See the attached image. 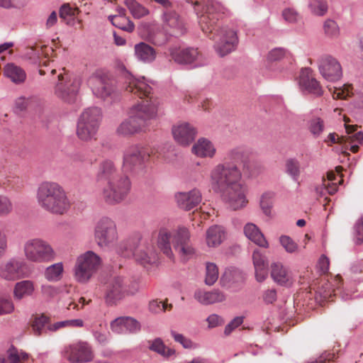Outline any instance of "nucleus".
Wrapping results in <instances>:
<instances>
[{"mask_svg":"<svg viewBox=\"0 0 363 363\" xmlns=\"http://www.w3.org/2000/svg\"><path fill=\"white\" fill-rule=\"evenodd\" d=\"M243 322V317L237 316L234 318L225 328L224 333L225 335H228L231 332L240 326Z\"/></svg>","mask_w":363,"mask_h":363,"instance_id":"680f3d73","label":"nucleus"},{"mask_svg":"<svg viewBox=\"0 0 363 363\" xmlns=\"http://www.w3.org/2000/svg\"><path fill=\"white\" fill-rule=\"evenodd\" d=\"M172 235L165 228L160 229L158 235L157 245L162 252L169 259L174 255L170 245V239Z\"/></svg>","mask_w":363,"mask_h":363,"instance_id":"473e14b6","label":"nucleus"},{"mask_svg":"<svg viewBox=\"0 0 363 363\" xmlns=\"http://www.w3.org/2000/svg\"><path fill=\"white\" fill-rule=\"evenodd\" d=\"M241 172L235 164H218L211 173V184L222 199L234 211L244 207L247 200L245 189L240 183Z\"/></svg>","mask_w":363,"mask_h":363,"instance_id":"7ed1b4c3","label":"nucleus"},{"mask_svg":"<svg viewBox=\"0 0 363 363\" xmlns=\"http://www.w3.org/2000/svg\"><path fill=\"white\" fill-rule=\"evenodd\" d=\"M355 243L360 245L363 242V218H359L356 221L354 226Z\"/></svg>","mask_w":363,"mask_h":363,"instance_id":"864d4df0","label":"nucleus"},{"mask_svg":"<svg viewBox=\"0 0 363 363\" xmlns=\"http://www.w3.org/2000/svg\"><path fill=\"white\" fill-rule=\"evenodd\" d=\"M218 278V269L214 263L208 262L206 264V273L205 283L208 285H213Z\"/></svg>","mask_w":363,"mask_h":363,"instance_id":"a18cd8bd","label":"nucleus"},{"mask_svg":"<svg viewBox=\"0 0 363 363\" xmlns=\"http://www.w3.org/2000/svg\"><path fill=\"white\" fill-rule=\"evenodd\" d=\"M149 157L145 148L138 146L130 147L124 153L123 167L130 171L140 169L148 160Z\"/></svg>","mask_w":363,"mask_h":363,"instance_id":"2eb2a0df","label":"nucleus"},{"mask_svg":"<svg viewBox=\"0 0 363 363\" xmlns=\"http://www.w3.org/2000/svg\"><path fill=\"white\" fill-rule=\"evenodd\" d=\"M206 321L208 322V328H216L224 323L223 318L216 314L210 315L207 318Z\"/></svg>","mask_w":363,"mask_h":363,"instance_id":"338daca9","label":"nucleus"},{"mask_svg":"<svg viewBox=\"0 0 363 363\" xmlns=\"http://www.w3.org/2000/svg\"><path fill=\"white\" fill-rule=\"evenodd\" d=\"M101 118V111L99 108H89L81 114L79 121L87 122L88 123L99 124Z\"/></svg>","mask_w":363,"mask_h":363,"instance_id":"58836bf2","label":"nucleus"},{"mask_svg":"<svg viewBox=\"0 0 363 363\" xmlns=\"http://www.w3.org/2000/svg\"><path fill=\"white\" fill-rule=\"evenodd\" d=\"M300 86L309 93L316 96L323 94V89L320 83L313 77L312 70L310 68H303L301 71L299 78Z\"/></svg>","mask_w":363,"mask_h":363,"instance_id":"4be33fe9","label":"nucleus"},{"mask_svg":"<svg viewBox=\"0 0 363 363\" xmlns=\"http://www.w3.org/2000/svg\"><path fill=\"white\" fill-rule=\"evenodd\" d=\"M34 290L33 282L28 280L16 283L13 294L16 299L21 300L25 296L30 295Z\"/></svg>","mask_w":363,"mask_h":363,"instance_id":"e433bc0d","label":"nucleus"},{"mask_svg":"<svg viewBox=\"0 0 363 363\" xmlns=\"http://www.w3.org/2000/svg\"><path fill=\"white\" fill-rule=\"evenodd\" d=\"M286 168L287 173L290 174L295 181H297L300 174L298 161L292 159L287 160Z\"/></svg>","mask_w":363,"mask_h":363,"instance_id":"8fccbe9b","label":"nucleus"},{"mask_svg":"<svg viewBox=\"0 0 363 363\" xmlns=\"http://www.w3.org/2000/svg\"><path fill=\"white\" fill-rule=\"evenodd\" d=\"M135 56L140 62L150 63L156 58L155 50L145 43H140L134 47Z\"/></svg>","mask_w":363,"mask_h":363,"instance_id":"393cba45","label":"nucleus"},{"mask_svg":"<svg viewBox=\"0 0 363 363\" xmlns=\"http://www.w3.org/2000/svg\"><path fill=\"white\" fill-rule=\"evenodd\" d=\"M134 257L136 262L143 266L155 263L157 260V254L151 243H147L138 247L134 254Z\"/></svg>","mask_w":363,"mask_h":363,"instance_id":"5701e85b","label":"nucleus"},{"mask_svg":"<svg viewBox=\"0 0 363 363\" xmlns=\"http://www.w3.org/2000/svg\"><path fill=\"white\" fill-rule=\"evenodd\" d=\"M99 124L88 123L79 121L77 128V134L78 136H92L95 135L99 129Z\"/></svg>","mask_w":363,"mask_h":363,"instance_id":"ea45409f","label":"nucleus"},{"mask_svg":"<svg viewBox=\"0 0 363 363\" xmlns=\"http://www.w3.org/2000/svg\"><path fill=\"white\" fill-rule=\"evenodd\" d=\"M172 245L182 262H186L194 254V249L191 245L190 232L184 226H179L173 232Z\"/></svg>","mask_w":363,"mask_h":363,"instance_id":"9b49d317","label":"nucleus"},{"mask_svg":"<svg viewBox=\"0 0 363 363\" xmlns=\"http://www.w3.org/2000/svg\"><path fill=\"white\" fill-rule=\"evenodd\" d=\"M79 11L77 8H72L69 4H64L60 10V16L62 18H66L67 16H74L78 13Z\"/></svg>","mask_w":363,"mask_h":363,"instance_id":"bf43d9fd","label":"nucleus"},{"mask_svg":"<svg viewBox=\"0 0 363 363\" xmlns=\"http://www.w3.org/2000/svg\"><path fill=\"white\" fill-rule=\"evenodd\" d=\"M203 9V13L199 17L201 29L209 38L216 41V52L223 57L235 50L238 42L237 33L228 27L216 30V23L225 11L220 3L208 0Z\"/></svg>","mask_w":363,"mask_h":363,"instance_id":"f03ea898","label":"nucleus"},{"mask_svg":"<svg viewBox=\"0 0 363 363\" xmlns=\"http://www.w3.org/2000/svg\"><path fill=\"white\" fill-rule=\"evenodd\" d=\"M139 289L136 280H130L121 276L114 277L106 284L105 301L109 306L116 305L126 296L135 294Z\"/></svg>","mask_w":363,"mask_h":363,"instance_id":"423d86ee","label":"nucleus"},{"mask_svg":"<svg viewBox=\"0 0 363 363\" xmlns=\"http://www.w3.org/2000/svg\"><path fill=\"white\" fill-rule=\"evenodd\" d=\"M27 353L19 352L16 347L11 346L7 350V359L9 363H19L21 360H24L28 358Z\"/></svg>","mask_w":363,"mask_h":363,"instance_id":"de8ad7c7","label":"nucleus"},{"mask_svg":"<svg viewBox=\"0 0 363 363\" xmlns=\"http://www.w3.org/2000/svg\"><path fill=\"white\" fill-rule=\"evenodd\" d=\"M194 298L203 305L213 304L225 300L224 294L218 290L211 291L197 290L194 293Z\"/></svg>","mask_w":363,"mask_h":363,"instance_id":"a878e982","label":"nucleus"},{"mask_svg":"<svg viewBox=\"0 0 363 363\" xmlns=\"http://www.w3.org/2000/svg\"><path fill=\"white\" fill-rule=\"evenodd\" d=\"M125 5L135 18H140L149 14V10L135 0H125Z\"/></svg>","mask_w":363,"mask_h":363,"instance_id":"4c0bfd02","label":"nucleus"},{"mask_svg":"<svg viewBox=\"0 0 363 363\" xmlns=\"http://www.w3.org/2000/svg\"><path fill=\"white\" fill-rule=\"evenodd\" d=\"M4 74L15 84H21L26 79L25 71L13 63L7 64L4 69Z\"/></svg>","mask_w":363,"mask_h":363,"instance_id":"7c9ffc66","label":"nucleus"},{"mask_svg":"<svg viewBox=\"0 0 363 363\" xmlns=\"http://www.w3.org/2000/svg\"><path fill=\"white\" fill-rule=\"evenodd\" d=\"M171 335L174 340L177 342L180 343L184 348H191L193 347V342L190 339L184 337L182 334L172 330Z\"/></svg>","mask_w":363,"mask_h":363,"instance_id":"5fc2aeb1","label":"nucleus"},{"mask_svg":"<svg viewBox=\"0 0 363 363\" xmlns=\"http://www.w3.org/2000/svg\"><path fill=\"white\" fill-rule=\"evenodd\" d=\"M13 211V204L6 196L0 195V217L9 215Z\"/></svg>","mask_w":363,"mask_h":363,"instance_id":"3c124183","label":"nucleus"},{"mask_svg":"<svg viewBox=\"0 0 363 363\" xmlns=\"http://www.w3.org/2000/svg\"><path fill=\"white\" fill-rule=\"evenodd\" d=\"M318 69L323 77L329 82H336L342 75L340 63L330 55H325L320 58Z\"/></svg>","mask_w":363,"mask_h":363,"instance_id":"4468645a","label":"nucleus"},{"mask_svg":"<svg viewBox=\"0 0 363 363\" xmlns=\"http://www.w3.org/2000/svg\"><path fill=\"white\" fill-rule=\"evenodd\" d=\"M284 55H285L284 50H283L281 48H276V49L271 50L269 52V54L267 55V58L269 61H277V60H279L281 58H283Z\"/></svg>","mask_w":363,"mask_h":363,"instance_id":"774afa93","label":"nucleus"},{"mask_svg":"<svg viewBox=\"0 0 363 363\" xmlns=\"http://www.w3.org/2000/svg\"><path fill=\"white\" fill-rule=\"evenodd\" d=\"M112 24L120 29L131 33L134 30V23L125 17V11L123 8L118 9V14L109 16Z\"/></svg>","mask_w":363,"mask_h":363,"instance_id":"cd10ccee","label":"nucleus"},{"mask_svg":"<svg viewBox=\"0 0 363 363\" xmlns=\"http://www.w3.org/2000/svg\"><path fill=\"white\" fill-rule=\"evenodd\" d=\"M136 250L133 240H125L120 243L117 252L122 257H130L134 256Z\"/></svg>","mask_w":363,"mask_h":363,"instance_id":"79ce46f5","label":"nucleus"},{"mask_svg":"<svg viewBox=\"0 0 363 363\" xmlns=\"http://www.w3.org/2000/svg\"><path fill=\"white\" fill-rule=\"evenodd\" d=\"M26 263L12 258L0 264V277L7 281H15L25 277Z\"/></svg>","mask_w":363,"mask_h":363,"instance_id":"dca6fc26","label":"nucleus"},{"mask_svg":"<svg viewBox=\"0 0 363 363\" xmlns=\"http://www.w3.org/2000/svg\"><path fill=\"white\" fill-rule=\"evenodd\" d=\"M228 159L235 162H243V152L241 148H235L231 150L228 154Z\"/></svg>","mask_w":363,"mask_h":363,"instance_id":"e2e57ef3","label":"nucleus"},{"mask_svg":"<svg viewBox=\"0 0 363 363\" xmlns=\"http://www.w3.org/2000/svg\"><path fill=\"white\" fill-rule=\"evenodd\" d=\"M323 30L325 35L330 38H336L340 35V28L337 23L331 19H327L323 23Z\"/></svg>","mask_w":363,"mask_h":363,"instance_id":"37998d69","label":"nucleus"},{"mask_svg":"<svg viewBox=\"0 0 363 363\" xmlns=\"http://www.w3.org/2000/svg\"><path fill=\"white\" fill-rule=\"evenodd\" d=\"M112 330L116 333H137L140 330V324L135 319L129 317H119L111 323Z\"/></svg>","mask_w":363,"mask_h":363,"instance_id":"6ab92c4d","label":"nucleus"},{"mask_svg":"<svg viewBox=\"0 0 363 363\" xmlns=\"http://www.w3.org/2000/svg\"><path fill=\"white\" fill-rule=\"evenodd\" d=\"M309 128L313 134L319 135L324 128L323 121L320 118H315L311 121Z\"/></svg>","mask_w":363,"mask_h":363,"instance_id":"4d7b16f0","label":"nucleus"},{"mask_svg":"<svg viewBox=\"0 0 363 363\" xmlns=\"http://www.w3.org/2000/svg\"><path fill=\"white\" fill-rule=\"evenodd\" d=\"M64 357L72 363H86L94 358V352L86 342L79 341L65 347Z\"/></svg>","mask_w":363,"mask_h":363,"instance_id":"f8f14e48","label":"nucleus"},{"mask_svg":"<svg viewBox=\"0 0 363 363\" xmlns=\"http://www.w3.org/2000/svg\"><path fill=\"white\" fill-rule=\"evenodd\" d=\"M166 308L167 305L164 303H162V301H157V300H153L149 303L150 311L155 313L164 311Z\"/></svg>","mask_w":363,"mask_h":363,"instance_id":"69168bd1","label":"nucleus"},{"mask_svg":"<svg viewBox=\"0 0 363 363\" xmlns=\"http://www.w3.org/2000/svg\"><path fill=\"white\" fill-rule=\"evenodd\" d=\"M267 194H264L262 196L261 201H260V206L263 211V213L269 216L271 213V208L272 207V203L270 201L269 198H267Z\"/></svg>","mask_w":363,"mask_h":363,"instance_id":"0e129e2a","label":"nucleus"},{"mask_svg":"<svg viewBox=\"0 0 363 363\" xmlns=\"http://www.w3.org/2000/svg\"><path fill=\"white\" fill-rule=\"evenodd\" d=\"M123 77L125 90L137 95L142 101L133 107L131 113L133 116L123 121L118 128L117 132L121 135L140 133L141 127L136 118L146 120L155 117L159 102L151 95L152 88L145 82L144 77L136 79L128 72H125Z\"/></svg>","mask_w":363,"mask_h":363,"instance_id":"f257e3e1","label":"nucleus"},{"mask_svg":"<svg viewBox=\"0 0 363 363\" xmlns=\"http://www.w3.org/2000/svg\"><path fill=\"white\" fill-rule=\"evenodd\" d=\"M252 259L255 268L268 266L267 261L264 255L258 250H255L252 254Z\"/></svg>","mask_w":363,"mask_h":363,"instance_id":"052dcab7","label":"nucleus"},{"mask_svg":"<svg viewBox=\"0 0 363 363\" xmlns=\"http://www.w3.org/2000/svg\"><path fill=\"white\" fill-rule=\"evenodd\" d=\"M50 317L45 314H41L40 315L35 317L32 323V328L34 331L35 335L40 336L46 333L47 331L49 330L48 329V326L50 325Z\"/></svg>","mask_w":363,"mask_h":363,"instance_id":"c9c22d12","label":"nucleus"},{"mask_svg":"<svg viewBox=\"0 0 363 363\" xmlns=\"http://www.w3.org/2000/svg\"><path fill=\"white\" fill-rule=\"evenodd\" d=\"M244 233L245 236L249 240L257 245L262 247H268V242L266 240L264 235L262 233L257 226L254 223H247L244 227Z\"/></svg>","mask_w":363,"mask_h":363,"instance_id":"bb28decb","label":"nucleus"},{"mask_svg":"<svg viewBox=\"0 0 363 363\" xmlns=\"http://www.w3.org/2000/svg\"><path fill=\"white\" fill-rule=\"evenodd\" d=\"M163 21L165 26L173 29L174 35H179L184 33V23L178 14L174 11L164 13Z\"/></svg>","mask_w":363,"mask_h":363,"instance_id":"c85d7f7f","label":"nucleus"},{"mask_svg":"<svg viewBox=\"0 0 363 363\" xmlns=\"http://www.w3.org/2000/svg\"><path fill=\"white\" fill-rule=\"evenodd\" d=\"M148 348L165 358L172 357L175 354V350L166 347L162 340L160 337L155 338L152 341H149Z\"/></svg>","mask_w":363,"mask_h":363,"instance_id":"f704fd0d","label":"nucleus"},{"mask_svg":"<svg viewBox=\"0 0 363 363\" xmlns=\"http://www.w3.org/2000/svg\"><path fill=\"white\" fill-rule=\"evenodd\" d=\"M191 152L199 157L212 158L215 155L216 150L209 140L206 138H200L193 145Z\"/></svg>","mask_w":363,"mask_h":363,"instance_id":"b1692460","label":"nucleus"},{"mask_svg":"<svg viewBox=\"0 0 363 363\" xmlns=\"http://www.w3.org/2000/svg\"><path fill=\"white\" fill-rule=\"evenodd\" d=\"M173 136H195L198 134L196 127L186 122H179L172 126Z\"/></svg>","mask_w":363,"mask_h":363,"instance_id":"72a5a7b5","label":"nucleus"},{"mask_svg":"<svg viewBox=\"0 0 363 363\" xmlns=\"http://www.w3.org/2000/svg\"><path fill=\"white\" fill-rule=\"evenodd\" d=\"M63 272L62 263H56L47 267L45 272V277L50 281H58Z\"/></svg>","mask_w":363,"mask_h":363,"instance_id":"a19ab883","label":"nucleus"},{"mask_svg":"<svg viewBox=\"0 0 363 363\" xmlns=\"http://www.w3.org/2000/svg\"><path fill=\"white\" fill-rule=\"evenodd\" d=\"M309 8L313 14L322 16L327 13L328 6L325 0H311Z\"/></svg>","mask_w":363,"mask_h":363,"instance_id":"c03bdc74","label":"nucleus"},{"mask_svg":"<svg viewBox=\"0 0 363 363\" xmlns=\"http://www.w3.org/2000/svg\"><path fill=\"white\" fill-rule=\"evenodd\" d=\"M94 238L97 245L101 247H109L118 239L116 223L111 218L104 217L96 224Z\"/></svg>","mask_w":363,"mask_h":363,"instance_id":"1a4fd4ad","label":"nucleus"},{"mask_svg":"<svg viewBox=\"0 0 363 363\" xmlns=\"http://www.w3.org/2000/svg\"><path fill=\"white\" fill-rule=\"evenodd\" d=\"M328 89L332 93L334 99H345L352 93V86L349 84H345L342 87H334L333 89L328 87Z\"/></svg>","mask_w":363,"mask_h":363,"instance_id":"49530a36","label":"nucleus"},{"mask_svg":"<svg viewBox=\"0 0 363 363\" xmlns=\"http://www.w3.org/2000/svg\"><path fill=\"white\" fill-rule=\"evenodd\" d=\"M54 52L53 49L45 45H35L29 48V51L28 52V55H29L30 58L40 60V64H43L44 66L48 65V62H49L48 60H45L42 62L41 60L44 58L48 57V56Z\"/></svg>","mask_w":363,"mask_h":363,"instance_id":"c756f323","label":"nucleus"},{"mask_svg":"<svg viewBox=\"0 0 363 363\" xmlns=\"http://www.w3.org/2000/svg\"><path fill=\"white\" fill-rule=\"evenodd\" d=\"M245 276L243 272L234 267L227 268L221 277L223 285L228 288H240L244 284Z\"/></svg>","mask_w":363,"mask_h":363,"instance_id":"412c9836","label":"nucleus"},{"mask_svg":"<svg viewBox=\"0 0 363 363\" xmlns=\"http://www.w3.org/2000/svg\"><path fill=\"white\" fill-rule=\"evenodd\" d=\"M225 238L223 228L219 225H213L206 231V242L209 247L219 245Z\"/></svg>","mask_w":363,"mask_h":363,"instance_id":"2f4dec72","label":"nucleus"},{"mask_svg":"<svg viewBox=\"0 0 363 363\" xmlns=\"http://www.w3.org/2000/svg\"><path fill=\"white\" fill-rule=\"evenodd\" d=\"M58 83L55 88V96L67 103L74 101L80 86L79 80L71 79L67 74L60 73L57 76Z\"/></svg>","mask_w":363,"mask_h":363,"instance_id":"9d476101","label":"nucleus"},{"mask_svg":"<svg viewBox=\"0 0 363 363\" xmlns=\"http://www.w3.org/2000/svg\"><path fill=\"white\" fill-rule=\"evenodd\" d=\"M96 177L98 182L106 183L102 196L108 204L122 202L130 191L131 182L129 177L118 170L110 160L99 163Z\"/></svg>","mask_w":363,"mask_h":363,"instance_id":"20e7f679","label":"nucleus"},{"mask_svg":"<svg viewBox=\"0 0 363 363\" xmlns=\"http://www.w3.org/2000/svg\"><path fill=\"white\" fill-rule=\"evenodd\" d=\"M179 207L185 211H190L196 207L201 201V194L194 189L188 192H179L175 195Z\"/></svg>","mask_w":363,"mask_h":363,"instance_id":"a211bd4d","label":"nucleus"},{"mask_svg":"<svg viewBox=\"0 0 363 363\" xmlns=\"http://www.w3.org/2000/svg\"><path fill=\"white\" fill-rule=\"evenodd\" d=\"M26 257L35 262L52 261L55 257V252L52 247L41 239L34 238L28 240L24 245Z\"/></svg>","mask_w":363,"mask_h":363,"instance_id":"6e6552de","label":"nucleus"},{"mask_svg":"<svg viewBox=\"0 0 363 363\" xmlns=\"http://www.w3.org/2000/svg\"><path fill=\"white\" fill-rule=\"evenodd\" d=\"M345 128L347 134L356 133L354 136H363V125L350 124V118L344 116Z\"/></svg>","mask_w":363,"mask_h":363,"instance_id":"603ef678","label":"nucleus"},{"mask_svg":"<svg viewBox=\"0 0 363 363\" xmlns=\"http://www.w3.org/2000/svg\"><path fill=\"white\" fill-rule=\"evenodd\" d=\"M271 277L279 286H289L293 283L291 272L281 262L271 264Z\"/></svg>","mask_w":363,"mask_h":363,"instance_id":"aec40b11","label":"nucleus"},{"mask_svg":"<svg viewBox=\"0 0 363 363\" xmlns=\"http://www.w3.org/2000/svg\"><path fill=\"white\" fill-rule=\"evenodd\" d=\"M93 93L99 98L106 99L116 91L115 80L105 74H96L89 80Z\"/></svg>","mask_w":363,"mask_h":363,"instance_id":"ddd939ff","label":"nucleus"},{"mask_svg":"<svg viewBox=\"0 0 363 363\" xmlns=\"http://www.w3.org/2000/svg\"><path fill=\"white\" fill-rule=\"evenodd\" d=\"M13 310L14 306L11 300L0 297V315L11 313Z\"/></svg>","mask_w":363,"mask_h":363,"instance_id":"6e6d98bb","label":"nucleus"},{"mask_svg":"<svg viewBox=\"0 0 363 363\" xmlns=\"http://www.w3.org/2000/svg\"><path fill=\"white\" fill-rule=\"evenodd\" d=\"M169 55L172 60L179 64H191L201 57V55L196 48H171Z\"/></svg>","mask_w":363,"mask_h":363,"instance_id":"f3484780","label":"nucleus"},{"mask_svg":"<svg viewBox=\"0 0 363 363\" xmlns=\"http://www.w3.org/2000/svg\"><path fill=\"white\" fill-rule=\"evenodd\" d=\"M279 242L281 246L289 253H294L298 250V245L288 235H281L279 238Z\"/></svg>","mask_w":363,"mask_h":363,"instance_id":"09e8293b","label":"nucleus"},{"mask_svg":"<svg viewBox=\"0 0 363 363\" xmlns=\"http://www.w3.org/2000/svg\"><path fill=\"white\" fill-rule=\"evenodd\" d=\"M101 260L93 251H87L77 257L74 278L79 283L87 282L99 269Z\"/></svg>","mask_w":363,"mask_h":363,"instance_id":"0eeeda50","label":"nucleus"},{"mask_svg":"<svg viewBox=\"0 0 363 363\" xmlns=\"http://www.w3.org/2000/svg\"><path fill=\"white\" fill-rule=\"evenodd\" d=\"M36 198L38 205L52 214L63 215L70 207V201L64 188L57 182H43L40 184Z\"/></svg>","mask_w":363,"mask_h":363,"instance_id":"39448f33","label":"nucleus"},{"mask_svg":"<svg viewBox=\"0 0 363 363\" xmlns=\"http://www.w3.org/2000/svg\"><path fill=\"white\" fill-rule=\"evenodd\" d=\"M277 299V292L274 289H267L263 291L262 300L266 304H272Z\"/></svg>","mask_w":363,"mask_h":363,"instance_id":"13d9d810","label":"nucleus"}]
</instances>
